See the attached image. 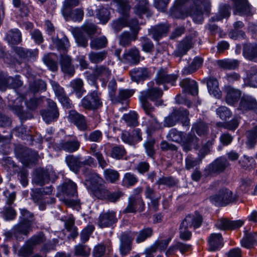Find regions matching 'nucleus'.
<instances>
[{
	"mask_svg": "<svg viewBox=\"0 0 257 257\" xmlns=\"http://www.w3.org/2000/svg\"><path fill=\"white\" fill-rule=\"evenodd\" d=\"M167 138L173 142H182L183 150L185 152L191 150L193 147L196 150L199 148V139L195 134L192 133H189L186 137H183L182 132L178 131L176 128H172L169 131Z\"/></svg>",
	"mask_w": 257,
	"mask_h": 257,
	"instance_id": "1",
	"label": "nucleus"
},
{
	"mask_svg": "<svg viewBox=\"0 0 257 257\" xmlns=\"http://www.w3.org/2000/svg\"><path fill=\"white\" fill-rule=\"evenodd\" d=\"M88 179L90 182L88 189L91 193L98 199H105L108 190L102 179L96 173L91 172Z\"/></svg>",
	"mask_w": 257,
	"mask_h": 257,
	"instance_id": "2",
	"label": "nucleus"
},
{
	"mask_svg": "<svg viewBox=\"0 0 257 257\" xmlns=\"http://www.w3.org/2000/svg\"><path fill=\"white\" fill-rule=\"evenodd\" d=\"M210 7L209 0H192V6L187 13L195 23L200 24L204 20V12L208 13Z\"/></svg>",
	"mask_w": 257,
	"mask_h": 257,
	"instance_id": "3",
	"label": "nucleus"
},
{
	"mask_svg": "<svg viewBox=\"0 0 257 257\" xmlns=\"http://www.w3.org/2000/svg\"><path fill=\"white\" fill-rule=\"evenodd\" d=\"M65 162L70 170L75 173H77L83 166L95 165L94 159L90 156L83 158L80 155H69L66 157Z\"/></svg>",
	"mask_w": 257,
	"mask_h": 257,
	"instance_id": "4",
	"label": "nucleus"
},
{
	"mask_svg": "<svg viewBox=\"0 0 257 257\" xmlns=\"http://www.w3.org/2000/svg\"><path fill=\"white\" fill-rule=\"evenodd\" d=\"M188 115L189 112L184 108L174 109L171 114L165 117L164 126L171 127L176 125L179 121H182L183 125L187 126L189 124Z\"/></svg>",
	"mask_w": 257,
	"mask_h": 257,
	"instance_id": "5",
	"label": "nucleus"
},
{
	"mask_svg": "<svg viewBox=\"0 0 257 257\" xmlns=\"http://www.w3.org/2000/svg\"><path fill=\"white\" fill-rule=\"evenodd\" d=\"M139 100L141 106L145 112L148 118V126L152 129L156 130L161 127V124L157 120L156 117L153 114L155 108L152 104L145 98L144 95H140Z\"/></svg>",
	"mask_w": 257,
	"mask_h": 257,
	"instance_id": "6",
	"label": "nucleus"
},
{
	"mask_svg": "<svg viewBox=\"0 0 257 257\" xmlns=\"http://www.w3.org/2000/svg\"><path fill=\"white\" fill-rule=\"evenodd\" d=\"M118 5L119 12L123 18L119 19L112 23L113 29L116 32L119 31L123 27L127 25V12L130 10L127 0H115Z\"/></svg>",
	"mask_w": 257,
	"mask_h": 257,
	"instance_id": "7",
	"label": "nucleus"
},
{
	"mask_svg": "<svg viewBox=\"0 0 257 257\" xmlns=\"http://www.w3.org/2000/svg\"><path fill=\"white\" fill-rule=\"evenodd\" d=\"M81 105L84 108L88 110H95L102 105L101 93L96 90L89 93L81 101Z\"/></svg>",
	"mask_w": 257,
	"mask_h": 257,
	"instance_id": "8",
	"label": "nucleus"
},
{
	"mask_svg": "<svg viewBox=\"0 0 257 257\" xmlns=\"http://www.w3.org/2000/svg\"><path fill=\"white\" fill-rule=\"evenodd\" d=\"M209 199L212 203L216 206H225L235 200L232 193L226 188L222 189L218 194L211 196Z\"/></svg>",
	"mask_w": 257,
	"mask_h": 257,
	"instance_id": "9",
	"label": "nucleus"
},
{
	"mask_svg": "<svg viewBox=\"0 0 257 257\" xmlns=\"http://www.w3.org/2000/svg\"><path fill=\"white\" fill-rule=\"evenodd\" d=\"M237 109L242 113L249 111L257 113V100L251 95L243 94L240 97Z\"/></svg>",
	"mask_w": 257,
	"mask_h": 257,
	"instance_id": "10",
	"label": "nucleus"
},
{
	"mask_svg": "<svg viewBox=\"0 0 257 257\" xmlns=\"http://www.w3.org/2000/svg\"><path fill=\"white\" fill-rule=\"evenodd\" d=\"M54 175V171L51 166L37 169L33 175V182L39 186H43L48 183L51 177Z\"/></svg>",
	"mask_w": 257,
	"mask_h": 257,
	"instance_id": "11",
	"label": "nucleus"
},
{
	"mask_svg": "<svg viewBox=\"0 0 257 257\" xmlns=\"http://www.w3.org/2000/svg\"><path fill=\"white\" fill-rule=\"evenodd\" d=\"M145 204L141 196H130L128 204L123 210V213H136L144 210Z\"/></svg>",
	"mask_w": 257,
	"mask_h": 257,
	"instance_id": "12",
	"label": "nucleus"
},
{
	"mask_svg": "<svg viewBox=\"0 0 257 257\" xmlns=\"http://www.w3.org/2000/svg\"><path fill=\"white\" fill-rule=\"evenodd\" d=\"M154 84L153 82L148 83V86L149 88L147 90L143 91L141 92L140 95H144L147 99H150L152 101H156L155 105L156 106L161 105L163 103L162 100H158L160 99L162 95L163 91L158 88H152Z\"/></svg>",
	"mask_w": 257,
	"mask_h": 257,
	"instance_id": "13",
	"label": "nucleus"
},
{
	"mask_svg": "<svg viewBox=\"0 0 257 257\" xmlns=\"http://www.w3.org/2000/svg\"><path fill=\"white\" fill-rule=\"evenodd\" d=\"M175 231H173L172 234L169 235V237L166 239L157 240L155 242L153 245L150 247L147 248L144 252L146 255V257H154V253L157 251V249H159L160 251H165L169 242L172 239Z\"/></svg>",
	"mask_w": 257,
	"mask_h": 257,
	"instance_id": "14",
	"label": "nucleus"
},
{
	"mask_svg": "<svg viewBox=\"0 0 257 257\" xmlns=\"http://www.w3.org/2000/svg\"><path fill=\"white\" fill-rule=\"evenodd\" d=\"M244 236L241 240L242 246L246 248H250L253 245L256 238H257V226H247L244 228Z\"/></svg>",
	"mask_w": 257,
	"mask_h": 257,
	"instance_id": "15",
	"label": "nucleus"
},
{
	"mask_svg": "<svg viewBox=\"0 0 257 257\" xmlns=\"http://www.w3.org/2000/svg\"><path fill=\"white\" fill-rule=\"evenodd\" d=\"M22 85V82L20 79L19 76L17 75L15 78L8 76L6 74L0 73V89L5 90L7 87L13 88H17Z\"/></svg>",
	"mask_w": 257,
	"mask_h": 257,
	"instance_id": "16",
	"label": "nucleus"
},
{
	"mask_svg": "<svg viewBox=\"0 0 257 257\" xmlns=\"http://www.w3.org/2000/svg\"><path fill=\"white\" fill-rule=\"evenodd\" d=\"M48 108L41 111V114L45 121L49 123L56 120L59 116L56 103L51 99L47 101Z\"/></svg>",
	"mask_w": 257,
	"mask_h": 257,
	"instance_id": "17",
	"label": "nucleus"
},
{
	"mask_svg": "<svg viewBox=\"0 0 257 257\" xmlns=\"http://www.w3.org/2000/svg\"><path fill=\"white\" fill-rule=\"evenodd\" d=\"M68 119L70 122L75 125L79 130L84 131L87 130L88 126L85 117L75 110H72L69 111Z\"/></svg>",
	"mask_w": 257,
	"mask_h": 257,
	"instance_id": "18",
	"label": "nucleus"
},
{
	"mask_svg": "<svg viewBox=\"0 0 257 257\" xmlns=\"http://www.w3.org/2000/svg\"><path fill=\"white\" fill-rule=\"evenodd\" d=\"M56 147L60 150L68 153H73L77 151L80 146V143L76 138L74 137L72 140H64L57 143Z\"/></svg>",
	"mask_w": 257,
	"mask_h": 257,
	"instance_id": "19",
	"label": "nucleus"
},
{
	"mask_svg": "<svg viewBox=\"0 0 257 257\" xmlns=\"http://www.w3.org/2000/svg\"><path fill=\"white\" fill-rule=\"evenodd\" d=\"M133 237L128 233L123 232L120 237L119 251L122 256L129 254L132 249Z\"/></svg>",
	"mask_w": 257,
	"mask_h": 257,
	"instance_id": "20",
	"label": "nucleus"
},
{
	"mask_svg": "<svg viewBox=\"0 0 257 257\" xmlns=\"http://www.w3.org/2000/svg\"><path fill=\"white\" fill-rule=\"evenodd\" d=\"M7 197L6 204L4 208V215L5 219L7 220H11L14 219L16 216V212L12 205L14 203L16 199V194L12 192Z\"/></svg>",
	"mask_w": 257,
	"mask_h": 257,
	"instance_id": "21",
	"label": "nucleus"
},
{
	"mask_svg": "<svg viewBox=\"0 0 257 257\" xmlns=\"http://www.w3.org/2000/svg\"><path fill=\"white\" fill-rule=\"evenodd\" d=\"M177 79V76L174 74H168L166 69L160 68L157 72L155 80L157 84H163L170 83L172 85H175Z\"/></svg>",
	"mask_w": 257,
	"mask_h": 257,
	"instance_id": "22",
	"label": "nucleus"
},
{
	"mask_svg": "<svg viewBox=\"0 0 257 257\" xmlns=\"http://www.w3.org/2000/svg\"><path fill=\"white\" fill-rule=\"evenodd\" d=\"M207 242L208 250L210 251L219 250L224 244L223 237L220 233L210 234L208 237Z\"/></svg>",
	"mask_w": 257,
	"mask_h": 257,
	"instance_id": "23",
	"label": "nucleus"
},
{
	"mask_svg": "<svg viewBox=\"0 0 257 257\" xmlns=\"http://www.w3.org/2000/svg\"><path fill=\"white\" fill-rule=\"evenodd\" d=\"M229 166V163L224 157H220L215 159L208 166L210 173H221L225 170Z\"/></svg>",
	"mask_w": 257,
	"mask_h": 257,
	"instance_id": "24",
	"label": "nucleus"
},
{
	"mask_svg": "<svg viewBox=\"0 0 257 257\" xmlns=\"http://www.w3.org/2000/svg\"><path fill=\"white\" fill-rule=\"evenodd\" d=\"M226 93L225 100L227 104L235 105L241 97V91L231 86H227L225 89Z\"/></svg>",
	"mask_w": 257,
	"mask_h": 257,
	"instance_id": "25",
	"label": "nucleus"
},
{
	"mask_svg": "<svg viewBox=\"0 0 257 257\" xmlns=\"http://www.w3.org/2000/svg\"><path fill=\"white\" fill-rule=\"evenodd\" d=\"M180 85L185 92L192 95L198 94V85L197 82L194 80L189 78L183 79L180 81Z\"/></svg>",
	"mask_w": 257,
	"mask_h": 257,
	"instance_id": "26",
	"label": "nucleus"
},
{
	"mask_svg": "<svg viewBox=\"0 0 257 257\" xmlns=\"http://www.w3.org/2000/svg\"><path fill=\"white\" fill-rule=\"evenodd\" d=\"M123 59L125 63L130 64H137L140 61L139 50L136 47L128 50L123 55Z\"/></svg>",
	"mask_w": 257,
	"mask_h": 257,
	"instance_id": "27",
	"label": "nucleus"
},
{
	"mask_svg": "<svg viewBox=\"0 0 257 257\" xmlns=\"http://www.w3.org/2000/svg\"><path fill=\"white\" fill-rule=\"evenodd\" d=\"M243 55L249 60L257 61V44L256 43L245 44L243 45Z\"/></svg>",
	"mask_w": 257,
	"mask_h": 257,
	"instance_id": "28",
	"label": "nucleus"
},
{
	"mask_svg": "<svg viewBox=\"0 0 257 257\" xmlns=\"http://www.w3.org/2000/svg\"><path fill=\"white\" fill-rule=\"evenodd\" d=\"M132 79L134 81L139 83L141 81L149 78L150 74L146 68H138L135 69L131 72Z\"/></svg>",
	"mask_w": 257,
	"mask_h": 257,
	"instance_id": "29",
	"label": "nucleus"
},
{
	"mask_svg": "<svg viewBox=\"0 0 257 257\" xmlns=\"http://www.w3.org/2000/svg\"><path fill=\"white\" fill-rule=\"evenodd\" d=\"M206 83L209 93L216 98H220L221 91L219 88L217 79L214 77H209L207 79Z\"/></svg>",
	"mask_w": 257,
	"mask_h": 257,
	"instance_id": "30",
	"label": "nucleus"
},
{
	"mask_svg": "<svg viewBox=\"0 0 257 257\" xmlns=\"http://www.w3.org/2000/svg\"><path fill=\"white\" fill-rule=\"evenodd\" d=\"M202 215L198 212L187 215L182 220V225H201L205 223Z\"/></svg>",
	"mask_w": 257,
	"mask_h": 257,
	"instance_id": "31",
	"label": "nucleus"
},
{
	"mask_svg": "<svg viewBox=\"0 0 257 257\" xmlns=\"http://www.w3.org/2000/svg\"><path fill=\"white\" fill-rule=\"evenodd\" d=\"M240 167L247 171L253 170L256 167L255 160L252 157L247 155H243L238 161Z\"/></svg>",
	"mask_w": 257,
	"mask_h": 257,
	"instance_id": "32",
	"label": "nucleus"
},
{
	"mask_svg": "<svg viewBox=\"0 0 257 257\" xmlns=\"http://www.w3.org/2000/svg\"><path fill=\"white\" fill-rule=\"evenodd\" d=\"M62 70L65 74L72 76L74 74V66L72 65L71 59L68 55H62L60 60Z\"/></svg>",
	"mask_w": 257,
	"mask_h": 257,
	"instance_id": "33",
	"label": "nucleus"
},
{
	"mask_svg": "<svg viewBox=\"0 0 257 257\" xmlns=\"http://www.w3.org/2000/svg\"><path fill=\"white\" fill-rule=\"evenodd\" d=\"M169 28L167 25L160 24L152 28L149 32L152 35L154 40L158 41L168 32Z\"/></svg>",
	"mask_w": 257,
	"mask_h": 257,
	"instance_id": "34",
	"label": "nucleus"
},
{
	"mask_svg": "<svg viewBox=\"0 0 257 257\" xmlns=\"http://www.w3.org/2000/svg\"><path fill=\"white\" fill-rule=\"evenodd\" d=\"M115 214L113 211L103 212L99 217V225H111L117 222Z\"/></svg>",
	"mask_w": 257,
	"mask_h": 257,
	"instance_id": "35",
	"label": "nucleus"
},
{
	"mask_svg": "<svg viewBox=\"0 0 257 257\" xmlns=\"http://www.w3.org/2000/svg\"><path fill=\"white\" fill-rule=\"evenodd\" d=\"M84 83L82 79L77 78L70 81L69 86L73 89L78 98H80L86 92L83 87Z\"/></svg>",
	"mask_w": 257,
	"mask_h": 257,
	"instance_id": "36",
	"label": "nucleus"
},
{
	"mask_svg": "<svg viewBox=\"0 0 257 257\" xmlns=\"http://www.w3.org/2000/svg\"><path fill=\"white\" fill-rule=\"evenodd\" d=\"M61 191L64 195L68 197H74L77 196L76 184L71 180L65 182L61 187Z\"/></svg>",
	"mask_w": 257,
	"mask_h": 257,
	"instance_id": "37",
	"label": "nucleus"
},
{
	"mask_svg": "<svg viewBox=\"0 0 257 257\" xmlns=\"http://www.w3.org/2000/svg\"><path fill=\"white\" fill-rule=\"evenodd\" d=\"M192 40L190 38H186L182 40L178 45L177 49L175 51V55L177 57H181L185 55L192 47Z\"/></svg>",
	"mask_w": 257,
	"mask_h": 257,
	"instance_id": "38",
	"label": "nucleus"
},
{
	"mask_svg": "<svg viewBox=\"0 0 257 257\" xmlns=\"http://www.w3.org/2000/svg\"><path fill=\"white\" fill-rule=\"evenodd\" d=\"M6 39L10 44H18L22 41V34L17 29H12L7 34Z\"/></svg>",
	"mask_w": 257,
	"mask_h": 257,
	"instance_id": "39",
	"label": "nucleus"
},
{
	"mask_svg": "<svg viewBox=\"0 0 257 257\" xmlns=\"http://www.w3.org/2000/svg\"><path fill=\"white\" fill-rule=\"evenodd\" d=\"M192 131L195 132L199 136H204L209 132L208 124L201 120H197L193 123Z\"/></svg>",
	"mask_w": 257,
	"mask_h": 257,
	"instance_id": "40",
	"label": "nucleus"
},
{
	"mask_svg": "<svg viewBox=\"0 0 257 257\" xmlns=\"http://www.w3.org/2000/svg\"><path fill=\"white\" fill-rule=\"evenodd\" d=\"M202 63V58L198 57H195L190 65L183 68L182 71V74L187 75L194 73L201 67Z\"/></svg>",
	"mask_w": 257,
	"mask_h": 257,
	"instance_id": "41",
	"label": "nucleus"
},
{
	"mask_svg": "<svg viewBox=\"0 0 257 257\" xmlns=\"http://www.w3.org/2000/svg\"><path fill=\"white\" fill-rule=\"evenodd\" d=\"M230 15V6L228 4H222L219 6L218 12L212 17V20L221 21L228 18Z\"/></svg>",
	"mask_w": 257,
	"mask_h": 257,
	"instance_id": "42",
	"label": "nucleus"
},
{
	"mask_svg": "<svg viewBox=\"0 0 257 257\" xmlns=\"http://www.w3.org/2000/svg\"><path fill=\"white\" fill-rule=\"evenodd\" d=\"M52 40L53 44L58 50H62L65 52L68 50L70 47L68 39L65 36H64L61 39H59L58 37H53Z\"/></svg>",
	"mask_w": 257,
	"mask_h": 257,
	"instance_id": "43",
	"label": "nucleus"
},
{
	"mask_svg": "<svg viewBox=\"0 0 257 257\" xmlns=\"http://www.w3.org/2000/svg\"><path fill=\"white\" fill-rule=\"evenodd\" d=\"M137 4L134 8V13L141 16L147 14L149 11V2L148 0H136Z\"/></svg>",
	"mask_w": 257,
	"mask_h": 257,
	"instance_id": "44",
	"label": "nucleus"
},
{
	"mask_svg": "<svg viewBox=\"0 0 257 257\" xmlns=\"http://www.w3.org/2000/svg\"><path fill=\"white\" fill-rule=\"evenodd\" d=\"M91 249L87 245L78 244L74 246V255L76 257H89Z\"/></svg>",
	"mask_w": 257,
	"mask_h": 257,
	"instance_id": "45",
	"label": "nucleus"
},
{
	"mask_svg": "<svg viewBox=\"0 0 257 257\" xmlns=\"http://www.w3.org/2000/svg\"><path fill=\"white\" fill-rule=\"evenodd\" d=\"M94 73L96 77L103 79V81L109 78L111 74V70L103 65L96 66L94 69Z\"/></svg>",
	"mask_w": 257,
	"mask_h": 257,
	"instance_id": "46",
	"label": "nucleus"
},
{
	"mask_svg": "<svg viewBox=\"0 0 257 257\" xmlns=\"http://www.w3.org/2000/svg\"><path fill=\"white\" fill-rule=\"evenodd\" d=\"M72 33L77 43L80 46L86 47L88 45V40L83 36L82 30L79 28H73Z\"/></svg>",
	"mask_w": 257,
	"mask_h": 257,
	"instance_id": "47",
	"label": "nucleus"
},
{
	"mask_svg": "<svg viewBox=\"0 0 257 257\" xmlns=\"http://www.w3.org/2000/svg\"><path fill=\"white\" fill-rule=\"evenodd\" d=\"M216 63L220 68L231 70L236 68L238 66L239 62L237 60L234 59H223L218 60Z\"/></svg>",
	"mask_w": 257,
	"mask_h": 257,
	"instance_id": "48",
	"label": "nucleus"
},
{
	"mask_svg": "<svg viewBox=\"0 0 257 257\" xmlns=\"http://www.w3.org/2000/svg\"><path fill=\"white\" fill-rule=\"evenodd\" d=\"M13 134L21 138L24 140H29V138L32 140V134L30 130H27V128L23 125L16 127L14 129Z\"/></svg>",
	"mask_w": 257,
	"mask_h": 257,
	"instance_id": "49",
	"label": "nucleus"
},
{
	"mask_svg": "<svg viewBox=\"0 0 257 257\" xmlns=\"http://www.w3.org/2000/svg\"><path fill=\"white\" fill-rule=\"evenodd\" d=\"M107 53L106 51L100 52H90L88 56L90 61L92 63H99L106 57Z\"/></svg>",
	"mask_w": 257,
	"mask_h": 257,
	"instance_id": "50",
	"label": "nucleus"
},
{
	"mask_svg": "<svg viewBox=\"0 0 257 257\" xmlns=\"http://www.w3.org/2000/svg\"><path fill=\"white\" fill-rule=\"evenodd\" d=\"M107 44V40L105 36H101L91 40L90 46L92 49L99 50L105 48Z\"/></svg>",
	"mask_w": 257,
	"mask_h": 257,
	"instance_id": "51",
	"label": "nucleus"
},
{
	"mask_svg": "<svg viewBox=\"0 0 257 257\" xmlns=\"http://www.w3.org/2000/svg\"><path fill=\"white\" fill-rule=\"evenodd\" d=\"M21 216L20 219L23 225L36 224L35 219L33 214L25 209L20 210Z\"/></svg>",
	"mask_w": 257,
	"mask_h": 257,
	"instance_id": "52",
	"label": "nucleus"
},
{
	"mask_svg": "<svg viewBox=\"0 0 257 257\" xmlns=\"http://www.w3.org/2000/svg\"><path fill=\"white\" fill-rule=\"evenodd\" d=\"M62 14L65 17L69 16L71 19L74 21H81L83 17L84 13L82 10L79 9H76L71 13H69L68 11L65 12L62 11Z\"/></svg>",
	"mask_w": 257,
	"mask_h": 257,
	"instance_id": "53",
	"label": "nucleus"
},
{
	"mask_svg": "<svg viewBox=\"0 0 257 257\" xmlns=\"http://www.w3.org/2000/svg\"><path fill=\"white\" fill-rule=\"evenodd\" d=\"M103 175L105 179L111 183H114L118 180L119 178V173L114 169H106L103 171Z\"/></svg>",
	"mask_w": 257,
	"mask_h": 257,
	"instance_id": "54",
	"label": "nucleus"
},
{
	"mask_svg": "<svg viewBox=\"0 0 257 257\" xmlns=\"http://www.w3.org/2000/svg\"><path fill=\"white\" fill-rule=\"evenodd\" d=\"M138 182V179L135 175L126 173L124 175L122 183L124 186L129 187L135 185Z\"/></svg>",
	"mask_w": 257,
	"mask_h": 257,
	"instance_id": "55",
	"label": "nucleus"
},
{
	"mask_svg": "<svg viewBox=\"0 0 257 257\" xmlns=\"http://www.w3.org/2000/svg\"><path fill=\"white\" fill-rule=\"evenodd\" d=\"M123 119L130 126H136L138 124V114L135 111H131L123 115Z\"/></svg>",
	"mask_w": 257,
	"mask_h": 257,
	"instance_id": "56",
	"label": "nucleus"
},
{
	"mask_svg": "<svg viewBox=\"0 0 257 257\" xmlns=\"http://www.w3.org/2000/svg\"><path fill=\"white\" fill-rule=\"evenodd\" d=\"M137 39V34H134L131 36L130 33L127 32L122 33L119 36V43L123 46H128L132 41Z\"/></svg>",
	"mask_w": 257,
	"mask_h": 257,
	"instance_id": "57",
	"label": "nucleus"
},
{
	"mask_svg": "<svg viewBox=\"0 0 257 257\" xmlns=\"http://www.w3.org/2000/svg\"><path fill=\"white\" fill-rule=\"evenodd\" d=\"M28 156L24 157L22 162L26 166L34 164L38 157V154L35 151L28 150L27 152Z\"/></svg>",
	"mask_w": 257,
	"mask_h": 257,
	"instance_id": "58",
	"label": "nucleus"
},
{
	"mask_svg": "<svg viewBox=\"0 0 257 257\" xmlns=\"http://www.w3.org/2000/svg\"><path fill=\"white\" fill-rule=\"evenodd\" d=\"M46 84L45 81L42 80H36L30 83V89L35 93L39 91L45 90Z\"/></svg>",
	"mask_w": 257,
	"mask_h": 257,
	"instance_id": "59",
	"label": "nucleus"
},
{
	"mask_svg": "<svg viewBox=\"0 0 257 257\" xmlns=\"http://www.w3.org/2000/svg\"><path fill=\"white\" fill-rule=\"evenodd\" d=\"M46 240L44 233L42 231H40L37 234L32 236L27 241L33 247L34 246L43 243Z\"/></svg>",
	"mask_w": 257,
	"mask_h": 257,
	"instance_id": "60",
	"label": "nucleus"
},
{
	"mask_svg": "<svg viewBox=\"0 0 257 257\" xmlns=\"http://www.w3.org/2000/svg\"><path fill=\"white\" fill-rule=\"evenodd\" d=\"M153 233V230L151 227L145 228L141 230L136 238L137 243H141L144 241L146 239L150 237Z\"/></svg>",
	"mask_w": 257,
	"mask_h": 257,
	"instance_id": "61",
	"label": "nucleus"
},
{
	"mask_svg": "<svg viewBox=\"0 0 257 257\" xmlns=\"http://www.w3.org/2000/svg\"><path fill=\"white\" fill-rule=\"evenodd\" d=\"M126 151L123 147L114 146L110 152V156L114 159L119 160L121 159L125 154Z\"/></svg>",
	"mask_w": 257,
	"mask_h": 257,
	"instance_id": "62",
	"label": "nucleus"
},
{
	"mask_svg": "<svg viewBox=\"0 0 257 257\" xmlns=\"http://www.w3.org/2000/svg\"><path fill=\"white\" fill-rule=\"evenodd\" d=\"M96 17L101 23L105 24L109 19V12L106 8H100L97 10Z\"/></svg>",
	"mask_w": 257,
	"mask_h": 257,
	"instance_id": "63",
	"label": "nucleus"
},
{
	"mask_svg": "<svg viewBox=\"0 0 257 257\" xmlns=\"http://www.w3.org/2000/svg\"><path fill=\"white\" fill-rule=\"evenodd\" d=\"M246 136L248 139L247 144L251 147L254 146L257 141V126L248 131Z\"/></svg>",
	"mask_w": 257,
	"mask_h": 257,
	"instance_id": "64",
	"label": "nucleus"
}]
</instances>
